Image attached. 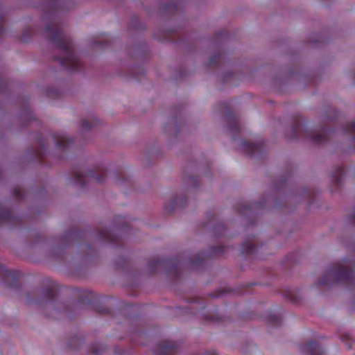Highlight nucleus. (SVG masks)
Segmentation results:
<instances>
[{
	"label": "nucleus",
	"mask_w": 355,
	"mask_h": 355,
	"mask_svg": "<svg viewBox=\"0 0 355 355\" xmlns=\"http://www.w3.org/2000/svg\"><path fill=\"white\" fill-rule=\"evenodd\" d=\"M345 275V271H344L343 270H339L337 272H334L331 273V275L338 276L339 278H340L341 276H343Z\"/></svg>",
	"instance_id": "1"
}]
</instances>
